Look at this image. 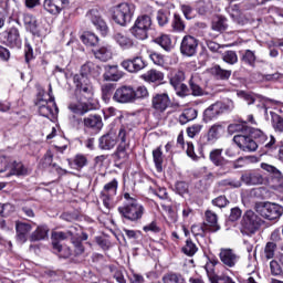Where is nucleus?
<instances>
[{
    "mask_svg": "<svg viewBox=\"0 0 283 283\" xmlns=\"http://www.w3.org/2000/svg\"><path fill=\"white\" fill-rule=\"evenodd\" d=\"M9 176H28V168L21 161H13Z\"/></svg>",
    "mask_w": 283,
    "mask_h": 283,
    "instance_id": "nucleus-48",
    "label": "nucleus"
},
{
    "mask_svg": "<svg viewBox=\"0 0 283 283\" xmlns=\"http://www.w3.org/2000/svg\"><path fill=\"white\" fill-rule=\"evenodd\" d=\"M78 94H81V103L73 104L69 106V109L77 116H85L87 112H94L98 109V102L94 101V86L91 84L80 88Z\"/></svg>",
    "mask_w": 283,
    "mask_h": 283,
    "instance_id": "nucleus-4",
    "label": "nucleus"
},
{
    "mask_svg": "<svg viewBox=\"0 0 283 283\" xmlns=\"http://www.w3.org/2000/svg\"><path fill=\"white\" fill-rule=\"evenodd\" d=\"M67 6H70V0H44L43 10L52 17H59Z\"/></svg>",
    "mask_w": 283,
    "mask_h": 283,
    "instance_id": "nucleus-20",
    "label": "nucleus"
},
{
    "mask_svg": "<svg viewBox=\"0 0 283 283\" xmlns=\"http://www.w3.org/2000/svg\"><path fill=\"white\" fill-rule=\"evenodd\" d=\"M93 54L95 59L102 61L103 63H107V61L112 59V50L108 46H101L97 50H93Z\"/></svg>",
    "mask_w": 283,
    "mask_h": 283,
    "instance_id": "nucleus-44",
    "label": "nucleus"
},
{
    "mask_svg": "<svg viewBox=\"0 0 283 283\" xmlns=\"http://www.w3.org/2000/svg\"><path fill=\"white\" fill-rule=\"evenodd\" d=\"M73 83L75 85L76 92H78V90H82V87H86V85H90L92 81H90V77L75 74L73 76Z\"/></svg>",
    "mask_w": 283,
    "mask_h": 283,
    "instance_id": "nucleus-54",
    "label": "nucleus"
},
{
    "mask_svg": "<svg viewBox=\"0 0 283 283\" xmlns=\"http://www.w3.org/2000/svg\"><path fill=\"white\" fill-rule=\"evenodd\" d=\"M142 78L147 83H160V81L165 80V73L157 70H150L146 74L142 75Z\"/></svg>",
    "mask_w": 283,
    "mask_h": 283,
    "instance_id": "nucleus-41",
    "label": "nucleus"
},
{
    "mask_svg": "<svg viewBox=\"0 0 283 283\" xmlns=\"http://www.w3.org/2000/svg\"><path fill=\"white\" fill-rule=\"evenodd\" d=\"M222 151H224V149L213 148L209 154V160L210 163L213 164L214 167L218 168L219 176H224V172L227 170V165L229 163V159L222 156Z\"/></svg>",
    "mask_w": 283,
    "mask_h": 283,
    "instance_id": "nucleus-16",
    "label": "nucleus"
},
{
    "mask_svg": "<svg viewBox=\"0 0 283 283\" xmlns=\"http://www.w3.org/2000/svg\"><path fill=\"white\" fill-rule=\"evenodd\" d=\"M151 30V17L148 14L138 15L133 27L129 29L130 34L138 39V41H145L149 39V31Z\"/></svg>",
    "mask_w": 283,
    "mask_h": 283,
    "instance_id": "nucleus-9",
    "label": "nucleus"
},
{
    "mask_svg": "<svg viewBox=\"0 0 283 283\" xmlns=\"http://www.w3.org/2000/svg\"><path fill=\"white\" fill-rule=\"evenodd\" d=\"M270 271L271 275H274V277L283 275L282 263H280V261L277 260H272L270 262Z\"/></svg>",
    "mask_w": 283,
    "mask_h": 283,
    "instance_id": "nucleus-58",
    "label": "nucleus"
},
{
    "mask_svg": "<svg viewBox=\"0 0 283 283\" xmlns=\"http://www.w3.org/2000/svg\"><path fill=\"white\" fill-rule=\"evenodd\" d=\"M39 114L40 116H43L44 118H50V116H54V111L52 109V106L48 105V101L41 98L39 99Z\"/></svg>",
    "mask_w": 283,
    "mask_h": 283,
    "instance_id": "nucleus-47",
    "label": "nucleus"
},
{
    "mask_svg": "<svg viewBox=\"0 0 283 283\" xmlns=\"http://www.w3.org/2000/svg\"><path fill=\"white\" fill-rule=\"evenodd\" d=\"M270 116L273 129L275 132H283V117L273 111L270 112Z\"/></svg>",
    "mask_w": 283,
    "mask_h": 283,
    "instance_id": "nucleus-49",
    "label": "nucleus"
},
{
    "mask_svg": "<svg viewBox=\"0 0 283 283\" xmlns=\"http://www.w3.org/2000/svg\"><path fill=\"white\" fill-rule=\"evenodd\" d=\"M123 72L118 70V65H106L103 74L104 81H120Z\"/></svg>",
    "mask_w": 283,
    "mask_h": 283,
    "instance_id": "nucleus-30",
    "label": "nucleus"
},
{
    "mask_svg": "<svg viewBox=\"0 0 283 283\" xmlns=\"http://www.w3.org/2000/svg\"><path fill=\"white\" fill-rule=\"evenodd\" d=\"M181 252L188 258H193L195 253H198V245L191 239H187L185 247L181 248Z\"/></svg>",
    "mask_w": 283,
    "mask_h": 283,
    "instance_id": "nucleus-50",
    "label": "nucleus"
},
{
    "mask_svg": "<svg viewBox=\"0 0 283 283\" xmlns=\"http://www.w3.org/2000/svg\"><path fill=\"white\" fill-rule=\"evenodd\" d=\"M228 132H240L241 134L233 137V142L242 151H258V147L269 140V136L260 128H253L243 124H230Z\"/></svg>",
    "mask_w": 283,
    "mask_h": 283,
    "instance_id": "nucleus-1",
    "label": "nucleus"
},
{
    "mask_svg": "<svg viewBox=\"0 0 283 283\" xmlns=\"http://www.w3.org/2000/svg\"><path fill=\"white\" fill-rule=\"evenodd\" d=\"M145 98H149L147 86L140 85L133 87V103H136V101H145Z\"/></svg>",
    "mask_w": 283,
    "mask_h": 283,
    "instance_id": "nucleus-45",
    "label": "nucleus"
},
{
    "mask_svg": "<svg viewBox=\"0 0 283 283\" xmlns=\"http://www.w3.org/2000/svg\"><path fill=\"white\" fill-rule=\"evenodd\" d=\"M174 191L179 196H185V193H189V185L186 181H177Z\"/></svg>",
    "mask_w": 283,
    "mask_h": 283,
    "instance_id": "nucleus-61",
    "label": "nucleus"
},
{
    "mask_svg": "<svg viewBox=\"0 0 283 283\" xmlns=\"http://www.w3.org/2000/svg\"><path fill=\"white\" fill-rule=\"evenodd\" d=\"M198 118V109L196 108H186L182 114L179 116L180 125H187L191 120Z\"/></svg>",
    "mask_w": 283,
    "mask_h": 283,
    "instance_id": "nucleus-43",
    "label": "nucleus"
},
{
    "mask_svg": "<svg viewBox=\"0 0 283 283\" xmlns=\"http://www.w3.org/2000/svg\"><path fill=\"white\" fill-rule=\"evenodd\" d=\"M264 221L258 213H255L253 210H247L241 219L240 222V232L242 235H248V238H252V235H255L258 231H260V227Z\"/></svg>",
    "mask_w": 283,
    "mask_h": 283,
    "instance_id": "nucleus-5",
    "label": "nucleus"
},
{
    "mask_svg": "<svg viewBox=\"0 0 283 283\" xmlns=\"http://www.w3.org/2000/svg\"><path fill=\"white\" fill-rule=\"evenodd\" d=\"M219 187H229L230 189H240L242 187V179L227 178L219 181Z\"/></svg>",
    "mask_w": 283,
    "mask_h": 283,
    "instance_id": "nucleus-51",
    "label": "nucleus"
},
{
    "mask_svg": "<svg viewBox=\"0 0 283 283\" xmlns=\"http://www.w3.org/2000/svg\"><path fill=\"white\" fill-rule=\"evenodd\" d=\"M180 53L182 56H196L198 54V39L193 35H185L181 40Z\"/></svg>",
    "mask_w": 283,
    "mask_h": 283,
    "instance_id": "nucleus-19",
    "label": "nucleus"
},
{
    "mask_svg": "<svg viewBox=\"0 0 283 283\" xmlns=\"http://www.w3.org/2000/svg\"><path fill=\"white\" fill-rule=\"evenodd\" d=\"M123 198V206L117 208L122 222L124 224L140 222L143 216H145V206L138 201L136 195L124 192Z\"/></svg>",
    "mask_w": 283,
    "mask_h": 283,
    "instance_id": "nucleus-2",
    "label": "nucleus"
},
{
    "mask_svg": "<svg viewBox=\"0 0 283 283\" xmlns=\"http://www.w3.org/2000/svg\"><path fill=\"white\" fill-rule=\"evenodd\" d=\"M80 41H82V43L85 44L86 48H96L101 39L98 38V35H96V33L92 31H84L80 36Z\"/></svg>",
    "mask_w": 283,
    "mask_h": 283,
    "instance_id": "nucleus-31",
    "label": "nucleus"
},
{
    "mask_svg": "<svg viewBox=\"0 0 283 283\" xmlns=\"http://www.w3.org/2000/svg\"><path fill=\"white\" fill-rule=\"evenodd\" d=\"M219 258L222 264H224V266H228V269H233V266H235L240 260V255H237L233 249L229 248H221Z\"/></svg>",
    "mask_w": 283,
    "mask_h": 283,
    "instance_id": "nucleus-23",
    "label": "nucleus"
},
{
    "mask_svg": "<svg viewBox=\"0 0 283 283\" xmlns=\"http://www.w3.org/2000/svg\"><path fill=\"white\" fill-rule=\"evenodd\" d=\"M229 28V20L224 15H216L212 19L211 30L214 32H224Z\"/></svg>",
    "mask_w": 283,
    "mask_h": 283,
    "instance_id": "nucleus-35",
    "label": "nucleus"
},
{
    "mask_svg": "<svg viewBox=\"0 0 283 283\" xmlns=\"http://www.w3.org/2000/svg\"><path fill=\"white\" fill-rule=\"evenodd\" d=\"M149 59L153 61L155 65H159L163 67L165 65V55L158 53V52H150Z\"/></svg>",
    "mask_w": 283,
    "mask_h": 283,
    "instance_id": "nucleus-63",
    "label": "nucleus"
},
{
    "mask_svg": "<svg viewBox=\"0 0 283 283\" xmlns=\"http://www.w3.org/2000/svg\"><path fill=\"white\" fill-rule=\"evenodd\" d=\"M207 263L205 265L206 273L208 275L209 282H211V277H218V274H216V266L220 264V261L218 260V256L213 254L207 255Z\"/></svg>",
    "mask_w": 283,
    "mask_h": 283,
    "instance_id": "nucleus-28",
    "label": "nucleus"
},
{
    "mask_svg": "<svg viewBox=\"0 0 283 283\" xmlns=\"http://www.w3.org/2000/svg\"><path fill=\"white\" fill-rule=\"evenodd\" d=\"M224 134V126L222 124H213L207 133L201 134L198 140V154L200 158H205V147L216 145Z\"/></svg>",
    "mask_w": 283,
    "mask_h": 283,
    "instance_id": "nucleus-6",
    "label": "nucleus"
},
{
    "mask_svg": "<svg viewBox=\"0 0 283 283\" xmlns=\"http://www.w3.org/2000/svg\"><path fill=\"white\" fill-rule=\"evenodd\" d=\"M23 23L27 32H30L32 36H35L36 39H41V29L39 28V21L36 20V17H34L31 13H25L23 15Z\"/></svg>",
    "mask_w": 283,
    "mask_h": 283,
    "instance_id": "nucleus-24",
    "label": "nucleus"
},
{
    "mask_svg": "<svg viewBox=\"0 0 283 283\" xmlns=\"http://www.w3.org/2000/svg\"><path fill=\"white\" fill-rule=\"evenodd\" d=\"M17 238L20 242H25L28 240V234L32 231V224L23 221H18L15 223Z\"/></svg>",
    "mask_w": 283,
    "mask_h": 283,
    "instance_id": "nucleus-29",
    "label": "nucleus"
},
{
    "mask_svg": "<svg viewBox=\"0 0 283 283\" xmlns=\"http://www.w3.org/2000/svg\"><path fill=\"white\" fill-rule=\"evenodd\" d=\"M114 41L122 48V50H129L134 48V40L129 36L123 35V33H115L113 35Z\"/></svg>",
    "mask_w": 283,
    "mask_h": 283,
    "instance_id": "nucleus-39",
    "label": "nucleus"
},
{
    "mask_svg": "<svg viewBox=\"0 0 283 283\" xmlns=\"http://www.w3.org/2000/svg\"><path fill=\"white\" fill-rule=\"evenodd\" d=\"M206 220L212 227V231H220V226L218 224V214L212 212L211 210L206 211Z\"/></svg>",
    "mask_w": 283,
    "mask_h": 283,
    "instance_id": "nucleus-55",
    "label": "nucleus"
},
{
    "mask_svg": "<svg viewBox=\"0 0 283 283\" xmlns=\"http://www.w3.org/2000/svg\"><path fill=\"white\" fill-rule=\"evenodd\" d=\"M231 109H233V101L227 99L224 102H216L205 109L203 122L210 123V120H214V118L219 117L220 114L231 112Z\"/></svg>",
    "mask_w": 283,
    "mask_h": 283,
    "instance_id": "nucleus-10",
    "label": "nucleus"
},
{
    "mask_svg": "<svg viewBox=\"0 0 283 283\" xmlns=\"http://www.w3.org/2000/svg\"><path fill=\"white\" fill-rule=\"evenodd\" d=\"M51 239L52 242H60V240H71V244H73L74 249V258H81V255L85 253V245L83 242H87V240H90V234H87L85 231L80 233L78 228L71 226L66 231L52 232Z\"/></svg>",
    "mask_w": 283,
    "mask_h": 283,
    "instance_id": "nucleus-3",
    "label": "nucleus"
},
{
    "mask_svg": "<svg viewBox=\"0 0 283 283\" xmlns=\"http://www.w3.org/2000/svg\"><path fill=\"white\" fill-rule=\"evenodd\" d=\"M118 138L120 140L119 145L117 146L116 150L113 153L112 158H114V163H127L129 160V154L127 153V148L129 147L127 143V132L125 128H120L118 133Z\"/></svg>",
    "mask_w": 283,
    "mask_h": 283,
    "instance_id": "nucleus-13",
    "label": "nucleus"
},
{
    "mask_svg": "<svg viewBox=\"0 0 283 283\" xmlns=\"http://www.w3.org/2000/svg\"><path fill=\"white\" fill-rule=\"evenodd\" d=\"M250 158L255 159V157H249V156L248 157H239L235 160L228 159L224 176H227V174H233L234 169H242V167H244L245 160H249Z\"/></svg>",
    "mask_w": 283,
    "mask_h": 283,
    "instance_id": "nucleus-34",
    "label": "nucleus"
},
{
    "mask_svg": "<svg viewBox=\"0 0 283 283\" xmlns=\"http://www.w3.org/2000/svg\"><path fill=\"white\" fill-rule=\"evenodd\" d=\"M50 233V227L48 224H40L36 227L35 231L32 232L30 240L31 242H41V240L48 239Z\"/></svg>",
    "mask_w": 283,
    "mask_h": 283,
    "instance_id": "nucleus-33",
    "label": "nucleus"
},
{
    "mask_svg": "<svg viewBox=\"0 0 283 283\" xmlns=\"http://www.w3.org/2000/svg\"><path fill=\"white\" fill-rule=\"evenodd\" d=\"M201 179L196 184V188L199 189L200 191H207L209 189L214 180H216V174L208 171L207 167H203L201 169Z\"/></svg>",
    "mask_w": 283,
    "mask_h": 283,
    "instance_id": "nucleus-26",
    "label": "nucleus"
},
{
    "mask_svg": "<svg viewBox=\"0 0 283 283\" xmlns=\"http://www.w3.org/2000/svg\"><path fill=\"white\" fill-rule=\"evenodd\" d=\"M136 12V4L123 2L115 7L112 19L114 23L125 28L127 23H132V19H134V14Z\"/></svg>",
    "mask_w": 283,
    "mask_h": 283,
    "instance_id": "nucleus-7",
    "label": "nucleus"
},
{
    "mask_svg": "<svg viewBox=\"0 0 283 283\" xmlns=\"http://www.w3.org/2000/svg\"><path fill=\"white\" fill-rule=\"evenodd\" d=\"M235 283V281H233V279L227 274H221V275H217V276H211V281L210 283Z\"/></svg>",
    "mask_w": 283,
    "mask_h": 283,
    "instance_id": "nucleus-64",
    "label": "nucleus"
},
{
    "mask_svg": "<svg viewBox=\"0 0 283 283\" xmlns=\"http://www.w3.org/2000/svg\"><path fill=\"white\" fill-rule=\"evenodd\" d=\"M67 163L72 169L81 171L83 167H87V157H85V155L77 154L73 159H67Z\"/></svg>",
    "mask_w": 283,
    "mask_h": 283,
    "instance_id": "nucleus-38",
    "label": "nucleus"
},
{
    "mask_svg": "<svg viewBox=\"0 0 283 283\" xmlns=\"http://www.w3.org/2000/svg\"><path fill=\"white\" fill-rule=\"evenodd\" d=\"M153 43L160 45L166 52H171V50H174V42H171V36L169 34H161L155 38Z\"/></svg>",
    "mask_w": 283,
    "mask_h": 283,
    "instance_id": "nucleus-36",
    "label": "nucleus"
},
{
    "mask_svg": "<svg viewBox=\"0 0 283 283\" xmlns=\"http://www.w3.org/2000/svg\"><path fill=\"white\" fill-rule=\"evenodd\" d=\"M53 253L60 258V260H67L74 255V250L67 245L61 244V241L52 242Z\"/></svg>",
    "mask_w": 283,
    "mask_h": 283,
    "instance_id": "nucleus-27",
    "label": "nucleus"
},
{
    "mask_svg": "<svg viewBox=\"0 0 283 283\" xmlns=\"http://www.w3.org/2000/svg\"><path fill=\"white\" fill-rule=\"evenodd\" d=\"M255 211L264 220H270L271 222L279 220L283 216L282 205L264 201L255 205Z\"/></svg>",
    "mask_w": 283,
    "mask_h": 283,
    "instance_id": "nucleus-8",
    "label": "nucleus"
},
{
    "mask_svg": "<svg viewBox=\"0 0 283 283\" xmlns=\"http://www.w3.org/2000/svg\"><path fill=\"white\" fill-rule=\"evenodd\" d=\"M83 125L85 134L96 136L103 129V117L98 114H91L83 118Z\"/></svg>",
    "mask_w": 283,
    "mask_h": 283,
    "instance_id": "nucleus-14",
    "label": "nucleus"
},
{
    "mask_svg": "<svg viewBox=\"0 0 283 283\" xmlns=\"http://www.w3.org/2000/svg\"><path fill=\"white\" fill-rule=\"evenodd\" d=\"M269 180H271V175L266 177L262 170H251L241 176V182L244 185H269Z\"/></svg>",
    "mask_w": 283,
    "mask_h": 283,
    "instance_id": "nucleus-15",
    "label": "nucleus"
},
{
    "mask_svg": "<svg viewBox=\"0 0 283 283\" xmlns=\"http://www.w3.org/2000/svg\"><path fill=\"white\" fill-rule=\"evenodd\" d=\"M210 74H212L217 81H229V78H231L232 71L224 70L220 64H216L210 69Z\"/></svg>",
    "mask_w": 283,
    "mask_h": 283,
    "instance_id": "nucleus-32",
    "label": "nucleus"
},
{
    "mask_svg": "<svg viewBox=\"0 0 283 283\" xmlns=\"http://www.w3.org/2000/svg\"><path fill=\"white\" fill-rule=\"evenodd\" d=\"M277 251V243L268 241L261 253L262 260L269 262V260H273L275 258V252Z\"/></svg>",
    "mask_w": 283,
    "mask_h": 283,
    "instance_id": "nucleus-40",
    "label": "nucleus"
},
{
    "mask_svg": "<svg viewBox=\"0 0 283 283\" xmlns=\"http://www.w3.org/2000/svg\"><path fill=\"white\" fill-rule=\"evenodd\" d=\"M118 137L114 133H106L98 138V149L102 151H109L116 147Z\"/></svg>",
    "mask_w": 283,
    "mask_h": 283,
    "instance_id": "nucleus-25",
    "label": "nucleus"
},
{
    "mask_svg": "<svg viewBox=\"0 0 283 283\" xmlns=\"http://www.w3.org/2000/svg\"><path fill=\"white\" fill-rule=\"evenodd\" d=\"M242 218V209L234 207L230 210L227 222H238Z\"/></svg>",
    "mask_w": 283,
    "mask_h": 283,
    "instance_id": "nucleus-60",
    "label": "nucleus"
},
{
    "mask_svg": "<svg viewBox=\"0 0 283 283\" xmlns=\"http://www.w3.org/2000/svg\"><path fill=\"white\" fill-rule=\"evenodd\" d=\"M170 85L172 87H178L185 81V72L184 71H174L170 75Z\"/></svg>",
    "mask_w": 283,
    "mask_h": 283,
    "instance_id": "nucleus-52",
    "label": "nucleus"
},
{
    "mask_svg": "<svg viewBox=\"0 0 283 283\" xmlns=\"http://www.w3.org/2000/svg\"><path fill=\"white\" fill-rule=\"evenodd\" d=\"M256 61L258 56H255V51L245 50L241 53V63H243V65H248V67H255Z\"/></svg>",
    "mask_w": 283,
    "mask_h": 283,
    "instance_id": "nucleus-42",
    "label": "nucleus"
},
{
    "mask_svg": "<svg viewBox=\"0 0 283 283\" xmlns=\"http://www.w3.org/2000/svg\"><path fill=\"white\" fill-rule=\"evenodd\" d=\"M171 105V98L167 93H155L151 97V108L160 114L167 112Z\"/></svg>",
    "mask_w": 283,
    "mask_h": 283,
    "instance_id": "nucleus-18",
    "label": "nucleus"
},
{
    "mask_svg": "<svg viewBox=\"0 0 283 283\" xmlns=\"http://www.w3.org/2000/svg\"><path fill=\"white\" fill-rule=\"evenodd\" d=\"M157 23L160 28H165L169 23V12H165V10H159L157 12Z\"/></svg>",
    "mask_w": 283,
    "mask_h": 283,
    "instance_id": "nucleus-62",
    "label": "nucleus"
},
{
    "mask_svg": "<svg viewBox=\"0 0 283 283\" xmlns=\"http://www.w3.org/2000/svg\"><path fill=\"white\" fill-rule=\"evenodd\" d=\"M115 103H134V86L123 85L113 94Z\"/></svg>",
    "mask_w": 283,
    "mask_h": 283,
    "instance_id": "nucleus-22",
    "label": "nucleus"
},
{
    "mask_svg": "<svg viewBox=\"0 0 283 283\" xmlns=\"http://www.w3.org/2000/svg\"><path fill=\"white\" fill-rule=\"evenodd\" d=\"M171 28L174 32H185V21H182V17L178 13H174V19L171 21Z\"/></svg>",
    "mask_w": 283,
    "mask_h": 283,
    "instance_id": "nucleus-53",
    "label": "nucleus"
},
{
    "mask_svg": "<svg viewBox=\"0 0 283 283\" xmlns=\"http://www.w3.org/2000/svg\"><path fill=\"white\" fill-rule=\"evenodd\" d=\"M102 99L105 103H109L112 96H114V92H116V84L115 83H107L102 85Z\"/></svg>",
    "mask_w": 283,
    "mask_h": 283,
    "instance_id": "nucleus-46",
    "label": "nucleus"
},
{
    "mask_svg": "<svg viewBox=\"0 0 283 283\" xmlns=\"http://www.w3.org/2000/svg\"><path fill=\"white\" fill-rule=\"evenodd\" d=\"M122 67L129 72L130 74H137L147 67V61L143 59V56H133L130 59H126L120 63Z\"/></svg>",
    "mask_w": 283,
    "mask_h": 283,
    "instance_id": "nucleus-17",
    "label": "nucleus"
},
{
    "mask_svg": "<svg viewBox=\"0 0 283 283\" xmlns=\"http://www.w3.org/2000/svg\"><path fill=\"white\" fill-rule=\"evenodd\" d=\"M222 59L228 65H235V63H238V53H235V51H226Z\"/></svg>",
    "mask_w": 283,
    "mask_h": 283,
    "instance_id": "nucleus-59",
    "label": "nucleus"
},
{
    "mask_svg": "<svg viewBox=\"0 0 283 283\" xmlns=\"http://www.w3.org/2000/svg\"><path fill=\"white\" fill-rule=\"evenodd\" d=\"M86 18L98 31L101 36L105 39V36L109 35V25H107V22L105 21V19H103V14H101L98 9L88 10L86 13Z\"/></svg>",
    "mask_w": 283,
    "mask_h": 283,
    "instance_id": "nucleus-12",
    "label": "nucleus"
},
{
    "mask_svg": "<svg viewBox=\"0 0 283 283\" xmlns=\"http://www.w3.org/2000/svg\"><path fill=\"white\" fill-rule=\"evenodd\" d=\"M116 191H118V180L113 179L111 182L106 184L101 191L99 198L106 207V209H109L111 205L109 202L112 201V196H116Z\"/></svg>",
    "mask_w": 283,
    "mask_h": 283,
    "instance_id": "nucleus-21",
    "label": "nucleus"
},
{
    "mask_svg": "<svg viewBox=\"0 0 283 283\" xmlns=\"http://www.w3.org/2000/svg\"><path fill=\"white\" fill-rule=\"evenodd\" d=\"M153 161L157 174H163V163H165V157L163 156V146H159L153 150Z\"/></svg>",
    "mask_w": 283,
    "mask_h": 283,
    "instance_id": "nucleus-37",
    "label": "nucleus"
},
{
    "mask_svg": "<svg viewBox=\"0 0 283 283\" xmlns=\"http://www.w3.org/2000/svg\"><path fill=\"white\" fill-rule=\"evenodd\" d=\"M177 96L180 98H185L187 96H191V90H189V86L187 84L181 83L174 87Z\"/></svg>",
    "mask_w": 283,
    "mask_h": 283,
    "instance_id": "nucleus-57",
    "label": "nucleus"
},
{
    "mask_svg": "<svg viewBox=\"0 0 283 283\" xmlns=\"http://www.w3.org/2000/svg\"><path fill=\"white\" fill-rule=\"evenodd\" d=\"M0 43H2V45H7V48H11V50H21L23 42L21 40L19 29L17 27H12L1 32Z\"/></svg>",
    "mask_w": 283,
    "mask_h": 283,
    "instance_id": "nucleus-11",
    "label": "nucleus"
},
{
    "mask_svg": "<svg viewBox=\"0 0 283 283\" xmlns=\"http://www.w3.org/2000/svg\"><path fill=\"white\" fill-rule=\"evenodd\" d=\"M189 87L190 96H202L205 94L202 86L193 77L189 80Z\"/></svg>",
    "mask_w": 283,
    "mask_h": 283,
    "instance_id": "nucleus-56",
    "label": "nucleus"
}]
</instances>
